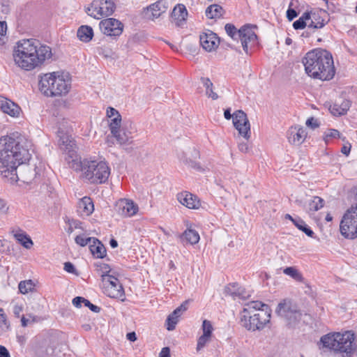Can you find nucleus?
I'll return each instance as SVG.
<instances>
[{"label":"nucleus","instance_id":"obj_24","mask_svg":"<svg viewBox=\"0 0 357 357\" xmlns=\"http://www.w3.org/2000/svg\"><path fill=\"white\" fill-rule=\"evenodd\" d=\"M174 52L185 56L189 59H195L199 54L201 46H171Z\"/></svg>","mask_w":357,"mask_h":357},{"label":"nucleus","instance_id":"obj_46","mask_svg":"<svg viewBox=\"0 0 357 357\" xmlns=\"http://www.w3.org/2000/svg\"><path fill=\"white\" fill-rule=\"evenodd\" d=\"M202 329L203 331V334L202 335L212 337L213 328L210 321L206 319L204 320L202 322Z\"/></svg>","mask_w":357,"mask_h":357},{"label":"nucleus","instance_id":"obj_39","mask_svg":"<svg viewBox=\"0 0 357 357\" xmlns=\"http://www.w3.org/2000/svg\"><path fill=\"white\" fill-rule=\"evenodd\" d=\"M97 52L104 58L110 60L116 59L118 56L110 46H100L97 48Z\"/></svg>","mask_w":357,"mask_h":357},{"label":"nucleus","instance_id":"obj_21","mask_svg":"<svg viewBox=\"0 0 357 357\" xmlns=\"http://www.w3.org/2000/svg\"><path fill=\"white\" fill-rule=\"evenodd\" d=\"M350 107L351 102L349 100L341 99L330 105L328 109L333 116H338L345 114Z\"/></svg>","mask_w":357,"mask_h":357},{"label":"nucleus","instance_id":"obj_56","mask_svg":"<svg viewBox=\"0 0 357 357\" xmlns=\"http://www.w3.org/2000/svg\"><path fill=\"white\" fill-rule=\"evenodd\" d=\"M345 144L343 145V146L341 149V152L345 155H349L351 151V145L348 141H345Z\"/></svg>","mask_w":357,"mask_h":357},{"label":"nucleus","instance_id":"obj_4","mask_svg":"<svg viewBox=\"0 0 357 357\" xmlns=\"http://www.w3.org/2000/svg\"><path fill=\"white\" fill-rule=\"evenodd\" d=\"M271 312L269 306L261 301L249 302L241 312V324L248 331L263 330L270 323Z\"/></svg>","mask_w":357,"mask_h":357},{"label":"nucleus","instance_id":"obj_6","mask_svg":"<svg viewBox=\"0 0 357 357\" xmlns=\"http://www.w3.org/2000/svg\"><path fill=\"white\" fill-rule=\"evenodd\" d=\"M39 89L48 97L65 96L71 89V77L65 72L46 73L40 77Z\"/></svg>","mask_w":357,"mask_h":357},{"label":"nucleus","instance_id":"obj_14","mask_svg":"<svg viewBox=\"0 0 357 357\" xmlns=\"http://www.w3.org/2000/svg\"><path fill=\"white\" fill-rule=\"evenodd\" d=\"M256 29H257V26L248 24L238 30V36L242 45L258 43V37L255 32Z\"/></svg>","mask_w":357,"mask_h":357},{"label":"nucleus","instance_id":"obj_35","mask_svg":"<svg viewBox=\"0 0 357 357\" xmlns=\"http://www.w3.org/2000/svg\"><path fill=\"white\" fill-rule=\"evenodd\" d=\"M335 139H341L343 142L346 141V137H343L336 129L328 128L324 132L323 139L326 144H329L332 140Z\"/></svg>","mask_w":357,"mask_h":357},{"label":"nucleus","instance_id":"obj_8","mask_svg":"<svg viewBox=\"0 0 357 357\" xmlns=\"http://www.w3.org/2000/svg\"><path fill=\"white\" fill-rule=\"evenodd\" d=\"M275 312L286 319L289 324L295 323L301 317V312L296 303L287 298L279 303Z\"/></svg>","mask_w":357,"mask_h":357},{"label":"nucleus","instance_id":"obj_44","mask_svg":"<svg viewBox=\"0 0 357 357\" xmlns=\"http://www.w3.org/2000/svg\"><path fill=\"white\" fill-rule=\"evenodd\" d=\"M93 241H95V238L88 237L84 234L78 235L75 238V243L82 247L90 245Z\"/></svg>","mask_w":357,"mask_h":357},{"label":"nucleus","instance_id":"obj_22","mask_svg":"<svg viewBox=\"0 0 357 357\" xmlns=\"http://www.w3.org/2000/svg\"><path fill=\"white\" fill-rule=\"evenodd\" d=\"M187 304L188 301H185L168 316L167 319V329L168 331H172L175 328L176 324L178 321V317L182 312H185L188 308Z\"/></svg>","mask_w":357,"mask_h":357},{"label":"nucleus","instance_id":"obj_63","mask_svg":"<svg viewBox=\"0 0 357 357\" xmlns=\"http://www.w3.org/2000/svg\"><path fill=\"white\" fill-rule=\"evenodd\" d=\"M0 357H10L8 349L2 345H0Z\"/></svg>","mask_w":357,"mask_h":357},{"label":"nucleus","instance_id":"obj_3","mask_svg":"<svg viewBox=\"0 0 357 357\" xmlns=\"http://www.w3.org/2000/svg\"><path fill=\"white\" fill-rule=\"evenodd\" d=\"M13 56L19 68L30 71L51 59L52 52L50 46H16Z\"/></svg>","mask_w":357,"mask_h":357},{"label":"nucleus","instance_id":"obj_64","mask_svg":"<svg viewBox=\"0 0 357 357\" xmlns=\"http://www.w3.org/2000/svg\"><path fill=\"white\" fill-rule=\"evenodd\" d=\"M238 149L243 153H247L249 150L248 144L246 142L239 143Z\"/></svg>","mask_w":357,"mask_h":357},{"label":"nucleus","instance_id":"obj_48","mask_svg":"<svg viewBox=\"0 0 357 357\" xmlns=\"http://www.w3.org/2000/svg\"><path fill=\"white\" fill-rule=\"evenodd\" d=\"M211 340V337L201 335L197 340L196 350L197 352L203 349Z\"/></svg>","mask_w":357,"mask_h":357},{"label":"nucleus","instance_id":"obj_1","mask_svg":"<svg viewBox=\"0 0 357 357\" xmlns=\"http://www.w3.org/2000/svg\"><path fill=\"white\" fill-rule=\"evenodd\" d=\"M30 146L25 137L18 132L0 138V172L3 177H9L11 182L17 181V167L31 158Z\"/></svg>","mask_w":357,"mask_h":357},{"label":"nucleus","instance_id":"obj_51","mask_svg":"<svg viewBox=\"0 0 357 357\" xmlns=\"http://www.w3.org/2000/svg\"><path fill=\"white\" fill-rule=\"evenodd\" d=\"M26 43H28L29 45H36V43H39L40 45H41L40 41H39L38 40H37L36 38H32L21 39L16 43V45H24Z\"/></svg>","mask_w":357,"mask_h":357},{"label":"nucleus","instance_id":"obj_7","mask_svg":"<svg viewBox=\"0 0 357 357\" xmlns=\"http://www.w3.org/2000/svg\"><path fill=\"white\" fill-rule=\"evenodd\" d=\"M341 234L349 239L357 238V204L344 214L340 225Z\"/></svg>","mask_w":357,"mask_h":357},{"label":"nucleus","instance_id":"obj_50","mask_svg":"<svg viewBox=\"0 0 357 357\" xmlns=\"http://www.w3.org/2000/svg\"><path fill=\"white\" fill-rule=\"evenodd\" d=\"M7 31V24L5 21H0V42L5 43L4 38Z\"/></svg>","mask_w":357,"mask_h":357},{"label":"nucleus","instance_id":"obj_5","mask_svg":"<svg viewBox=\"0 0 357 357\" xmlns=\"http://www.w3.org/2000/svg\"><path fill=\"white\" fill-rule=\"evenodd\" d=\"M70 167L76 172H82V177L91 184L105 183L110 175L108 164L102 160H81L79 157L73 160Z\"/></svg>","mask_w":357,"mask_h":357},{"label":"nucleus","instance_id":"obj_2","mask_svg":"<svg viewBox=\"0 0 357 357\" xmlns=\"http://www.w3.org/2000/svg\"><path fill=\"white\" fill-rule=\"evenodd\" d=\"M302 62L306 74L321 80H331L335 74L331 53L326 50L317 48L308 52Z\"/></svg>","mask_w":357,"mask_h":357},{"label":"nucleus","instance_id":"obj_53","mask_svg":"<svg viewBox=\"0 0 357 357\" xmlns=\"http://www.w3.org/2000/svg\"><path fill=\"white\" fill-rule=\"evenodd\" d=\"M120 115L121 114L119 112V111L113 107H109L107 109V116L109 119L115 117H119L120 116Z\"/></svg>","mask_w":357,"mask_h":357},{"label":"nucleus","instance_id":"obj_30","mask_svg":"<svg viewBox=\"0 0 357 357\" xmlns=\"http://www.w3.org/2000/svg\"><path fill=\"white\" fill-rule=\"evenodd\" d=\"M89 250L93 257L102 259L106 255V250L100 241L95 238V241L91 243Z\"/></svg>","mask_w":357,"mask_h":357},{"label":"nucleus","instance_id":"obj_27","mask_svg":"<svg viewBox=\"0 0 357 357\" xmlns=\"http://www.w3.org/2000/svg\"><path fill=\"white\" fill-rule=\"evenodd\" d=\"M225 292L227 294L231 296L234 299L238 298L244 300L249 296L248 293L246 292L245 289L239 287V285L236 283L230 284L226 287Z\"/></svg>","mask_w":357,"mask_h":357},{"label":"nucleus","instance_id":"obj_38","mask_svg":"<svg viewBox=\"0 0 357 357\" xmlns=\"http://www.w3.org/2000/svg\"><path fill=\"white\" fill-rule=\"evenodd\" d=\"M36 284L32 280L21 281L18 284V289L21 294H26L35 290Z\"/></svg>","mask_w":357,"mask_h":357},{"label":"nucleus","instance_id":"obj_42","mask_svg":"<svg viewBox=\"0 0 357 357\" xmlns=\"http://www.w3.org/2000/svg\"><path fill=\"white\" fill-rule=\"evenodd\" d=\"M66 223L67 227L65 229L66 231L69 234L73 233L75 229L80 228L82 225L81 222L79 220L69 218H66Z\"/></svg>","mask_w":357,"mask_h":357},{"label":"nucleus","instance_id":"obj_26","mask_svg":"<svg viewBox=\"0 0 357 357\" xmlns=\"http://www.w3.org/2000/svg\"><path fill=\"white\" fill-rule=\"evenodd\" d=\"M324 200L319 197L314 196L307 199L304 204V209L312 215L314 212L324 207Z\"/></svg>","mask_w":357,"mask_h":357},{"label":"nucleus","instance_id":"obj_28","mask_svg":"<svg viewBox=\"0 0 357 357\" xmlns=\"http://www.w3.org/2000/svg\"><path fill=\"white\" fill-rule=\"evenodd\" d=\"M12 234L16 241L24 248L30 249L33 245V241L30 236L23 230L20 229H13Z\"/></svg>","mask_w":357,"mask_h":357},{"label":"nucleus","instance_id":"obj_10","mask_svg":"<svg viewBox=\"0 0 357 357\" xmlns=\"http://www.w3.org/2000/svg\"><path fill=\"white\" fill-rule=\"evenodd\" d=\"M103 292L110 298L123 301L124 290L119 280L114 276H105L102 282Z\"/></svg>","mask_w":357,"mask_h":357},{"label":"nucleus","instance_id":"obj_9","mask_svg":"<svg viewBox=\"0 0 357 357\" xmlns=\"http://www.w3.org/2000/svg\"><path fill=\"white\" fill-rule=\"evenodd\" d=\"M115 5L111 0H94L86 9V13L96 19L111 15Z\"/></svg>","mask_w":357,"mask_h":357},{"label":"nucleus","instance_id":"obj_11","mask_svg":"<svg viewBox=\"0 0 357 357\" xmlns=\"http://www.w3.org/2000/svg\"><path fill=\"white\" fill-rule=\"evenodd\" d=\"M58 137H59V144L60 148L67 154L68 156L66 160L70 166L73 160L79 158L77 155V147L75 141L68 135L61 132H59Z\"/></svg>","mask_w":357,"mask_h":357},{"label":"nucleus","instance_id":"obj_17","mask_svg":"<svg viewBox=\"0 0 357 357\" xmlns=\"http://www.w3.org/2000/svg\"><path fill=\"white\" fill-rule=\"evenodd\" d=\"M307 135V132L303 126L296 125L289 128L287 139L290 144L299 146L305 141Z\"/></svg>","mask_w":357,"mask_h":357},{"label":"nucleus","instance_id":"obj_55","mask_svg":"<svg viewBox=\"0 0 357 357\" xmlns=\"http://www.w3.org/2000/svg\"><path fill=\"white\" fill-rule=\"evenodd\" d=\"M298 15V13L294 8H289L287 11V17L289 21H291Z\"/></svg>","mask_w":357,"mask_h":357},{"label":"nucleus","instance_id":"obj_40","mask_svg":"<svg viewBox=\"0 0 357 357\" xmlns=\"http://www.w3.org/2000/svg\"><path fill=\"white\" fill-rule=\"evenodd\" d=\"M292 222L298 229L303 231L307 236L313 237V231L305 224L303 220L298 218V220H292Z\"/></svg>","mask_w":357,"mask_h":357},{"label":"nucleus","instance_id":"obj_29","mask_svg":"<svg viewBox=\"0 0 357 357\" xmlns=\"http://www.w3.org/2000/svg\"><path fill=\"white\" fill-rule=\"evenodd\" d=\"M200 45H219L220 38L211 30H206L199 36Z\"/></svg>","mask_w":357,"mask_h":357},{"label":"nucleus","instance_id":"obj_49","mask_svg":"<svg viewBox=\"0 0 357 357\" xmlns=\"http://www.w3.org/2000/svg\"><path fill=\"white\" fill-rule=\"evenodd\" d=\"M225 29L227 33L232 38H235V36H238V31L236 26L232 24H226Z\"/></svg>","mask_w":357,"mask_h":357},{"label":"nucleus","instance_id":"obj_54","mask_svg":"<svg viewBox=\"0 0 357 357\" xmlns=\"http://www.w3.org/2000/svg\"><path fill=\"white\" fill-rule=\"evenodd\" d=\"M305 124L307 126L310 127L312 129L318 128L319 126L318 121L313 117H310V118L307 119Z\"/></svg>","mask_w":357,"mask_h":357},{"label":"nucleus","instance_id":"obj_43","mask_svg":"<svg viewBox=\"0 0 357 357\" xmlns=\"http://www.w3.org/2000/svg\"><path fill=\"white\" fill-rule=\"evenodd\" d=\"M310 20V15L307 13H305L301 17L295 21L293 26L295 29H301L305 27L307 23L306 20Z\"/></svg>","mask_w":357,"mask_h":357},{"label":"nucleus","instance_id":"obj_16","mask_svg":"<svg viewBox=\"0 0 357 357\" xmlns=\"http://www.w3.org/2000/svg\"><path fill=\"white\" fill-rule=\"evenodd\" d=\"M0 109L13 118H19L22 113V109L17 103L2 96H0Z\"/></svg>","mask_w":357,"mask_h":357},{"label":"nucleus","instance_id":"obj_57","mask_svg":"<svg viewBox=\"0 0 357 357\" xmlns=\"http://www.w3.org/2000/svg\"><path fill=\"white\" fill-rule=\"evenodd\" d=\"M84 306L88 307L92 312H99L100 307L92 304L89 300L86 299L84 303Z\"/></svg>","mask_w":357,"mask_h":357},{"label":"nucleus","instance_id":"obj_61","mask_svg":"<svg viewBox=\"0 0 357 357\" xmlns=\"http://www.w3.org/2000/svg\"><path fill=\"white\" fill-rule=\"evenodd\" d=\"M324 25V24L323 21L322 22L318 21L317 22H315L314 21H313L312 20L311 22L308 24V27L317 29V28L323 27Z\"/></svg>","mask_w":357,"mask_h":357},{"label":"nucleus","instance_id":"obj_37","mask_svg":"<svg viewBox=\"0 0 357 357\" xmlns=\"http://www.w3.org/2000/svg\"><path fill=\"white\" fill-rule=\"evenodd\" d=\"M201 82L206 89V95L212 100L218 98V94L213 91V84L208 77H201Z\"/></svg>","mask_w":357,"mask_h":357},{"label":"nucleus","instance_id":"obj_12","mask_svg":"<svg viewBox=\"0 0 357 357\" xmlns=\"http://www.w3.org/2000/svg\"><path fill=\"white\" fill-rule=\"evenodd\" d=\"M232 120L234 126L239 135L245 139H249L251 135L250 123L247 114L243 110H237L233 114Z\"/></svg>","mask_w":357,"mask_h":357},{"label":"nucleus","instance_id":"obj_41","mask_svg":"<svg viewBox=\"0 0 357 357\" xmlns=\"http://www.w3.org/2000/svg\"><path fill=\"white\" fill-rule=\"evenodd\" d=\"M283 273L297 281H301L303 280L302 275L294 267H287L283 270Z\"/></svg>","mask_w":357,"mask_h":357},{"label":"nucleus","instance_id":"obj_31","mask_svg":"<svg viewBox=\"0 0 357 357\" xmlns=\"http://www.w3.org/2000/svg\"><path fill=\"white\" fill-rule=\"evenodd\" d=\"M77 38L83 43H89L93 38V29L87 25L81 26L77 32Z\"/></svg>","mask_w":357,"mask_h":357},{"label":"nucleus","instance_id":"obj_52","mask_svg":"<svg viewBox=\"0 0 357 357\" xmlns=\"http://www.w3.org/2000/svg\"><path fill=\"white\" fill-rule=\"evenodd\" d=\"M0 326L8 328L9 324L7 321V317L2 308H0Z\"/></svg>","mask_w":357,"mask_h":357},{"label":"nucleus","instance_id":"obj_19","mask_svg":"<svg viewBox=\"0 0 357 357\" xmlns=\"http://www.w3.org/2000/svg\"><path fill=\"white\" fill-rule=\"evenodd\" d=\"M177 199L182 205L188 208L197 209L200 206V202L197 197L188 192L178 193Z\"/></svg>","mask_w":357,"mask_h":357},{"label":"nucleus","instance_id":"obj_62","mask_svg":"<svg viewBox=\"0 0 357 357\" xmlns=\"http://www.w3.org/2000/svg\"><path fill=\"white\" fill-rule=\"evenodd\" d=\"M160 357H170V349L167 347H163L160 352Z\"/></svg>","mask_w":357,"mask_h":357},{"label":"nucleus","instance_id":"obj_23","mask_svg":"<svg viewBox=\"0 0 357 357\" xmlns=\"http://www.w3.org/2000/svg\"><path fill=\"white\" fill-rule=\"evenodd\" d=\"M94 211V205L91 199L84 197L77 203V213L80 216H89Z\"/></svg>","mask_w":357,"mask_h":357},{"label":"nucleus","instance_id":"obj_60","mask_svg":"<svg viewBox=\"0 0 357 357\" xmlns=\"http://www.w3.org/2000/svg\"><path fill=\"white\" fill-rule=\"evenodd\" d=\"M63 269L70 273H74L75 272V268L74 265L70 262H66L64 264Z\"/></svg>","mask_w":357,"mask_h":357},{"label":"nucleus","instance_id":"obj_34","mask_svg":"<svg viewBox=\"0 0 357 357\" xmlns=\"http://www.w3.org/2000/svg\"><path fill=\"white\" fill-rule=\"evenodd\" d=\"M188 16V11L183 4L176 5L172 13V17L178 22L185 21Z\"/></svg>","mask_w":357,"mask_h":357},{"label":"nucleus","instance_id":"obj_33","mask_svg":"<svg viewBox=\"0 0 357 357\" xmlns=\"http://www.w3.org/2000/svg\"><path fill=\"white\" fill-rule=\"evenodd\" d=\"M225 13L222 6L218 4L209 6L206 10V15L209 19H218L221 17Z\"/></svg>","mask_w":357,"mask_h":357},{"label":"nucleus","instance_id":"obj_18","mask_svg":"<svg viewBox=\"0 0 357 357\" xmlns=\"http://www.w3.org/2000/svg\"><path fill=\"white\" fill-rule=\"evenodd\" d=\"M119 212L124 217L130 218L136 215L139 207L132 200L128 199H120L117 203Z\"/></svg>","mask_w":357,"mask_h":357},{"label":"nucleus","instance_id":"obj_20","mask_svg":"<svg viewBox=\"0 0 357 357\" xmlns=\"http://www.w3.org/2000/svg\"><path fill=\"white\" fill-rule=\"evenodd\" d=\"M168 8L165 0H159L147 7V15L152 20L159 17Z\"/></svg>","mask_w":357,"mask_h":357},{"label":"nucleus","instance_id":"obj_25","mask_svg":"<svg viewBox=\"0 0 357 357\" xmlns=\"http://www.w3.org/2000/svg\"><path fill=\"white\" fill-rule=\"evenodd\" d=\"M340 333L326 334L321 337L320 342L324 348L338 351V337Z\"/></svg>","mask_w":357,"mask_h":357},{"label":"nucleus","instance_id":"obj_32","mask_svg":"<svg viewBox=\"0 0 357 357\" xmlns=\"http://www.w3.org/2000/svg\"><path fill=\"white\" fill-rule=\"evenodd\" d=\"M181 239L182 241H185L188 243L194 245L199 242L200 237L197 231L192 229H188L181 236Z\"/></svg>","mask_w":357,"mask_h":357},{"label":"nucleus","instance_id":"obj_15","mask_svg":"<svg viewBox=\"0 0 357 357\" xmlns=\"http://www.w3.org/2000/svg\"><path fill=\"white\" fill-rule=\"evenodd\" d=\"M338 337V351L351 354L353 351V344L355 340V334L352 331L340 333Z\"/></svg>","mask_w":357,"mask_h":357},{"label":"nucleus","instance_id":"obj_58","mask_svg":"<svg viewBox=\"0 0 357 357\" xmlns=\"http://www.w3.org/2000/svg\"><path fill=\"white\" fill-rule=\"evenodd\" d=\"M85 298L81 296H77L73 299V304L74 306L77 307H80L82 306V303H84Z\"/></svg>","mask_w":357,"mask_h":357},{"label":"nucleus","instance_id":"obj_45","mask_svg":"<svg viewBox=\"0 0 357 357\" xmlns=\"http://www.w3.org/2000/svg\"><path fill=\"white\" fill-rule=\"evenodd\" d=\"M121 116L119 117H115L110 119V121L109 123V130L112 134H115L117 132V130L121 128Z\"/></svg>","mask_w":357,"mask_h":357},{"label":"nucleus","instance_id":"obj_59","mask_svg":"<svg viewBox=\"0 0 357 357\" xmlns=\"http://www.w3.org/2000/svg\"><path fill=\"white\" fill-rule=\"evenodd\" d=\"M13 313L17 317H20L21 313L23 311V307L22 305H19L18 303H16L13 306Z\"/></svg>","mask_w":357,"mask_h":357},{"label":"nucleus","instance_id":"obj_47","mask_svg":"<svg viewBox=\"0 0 357 357\" xmlns=\"http://www.w3.org/2000/svg\"><path fill=\"white\" fill-rule=\"evenodd\" d=\"M96 266L98 268V271L100 272V274L102 277V280L103 281V278L105 276H112L111 275H109V273L110 272V268L108 264L105 263H100L96 264Z\"/></svg>","mask_w":357,"mask_h":357},{"label":"nucleus","instance_id":"obj_36","mask_svg":"<svg viewBox=\"0 0 357 357\" xmlns=\"http://www.w3.org/2000/svg\"><path fill=\"white\" fill-rule=\"evenodd\" d=\"M112 135L120 144L128 143L132 138L131 132H126L124 128L118 129L116 133Z\"/></svg>","mask_w":357,"mask_h":357},{"label":"nucleus","instance_id":"obj_13","mask_svg":"<svg viewBox=\"0 0 357 357\" xmlns=\"http://www.w3.org/2000/svg\"><path fill=\"white\" fill-rule=\"evenodd\" d=\"M100 29L107 36H119L123 32V25L116 19L107 18L100 22Z\"/></svg>","mask_w":357,"mask_h":357}]
</instances>
